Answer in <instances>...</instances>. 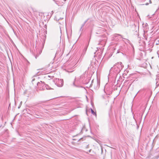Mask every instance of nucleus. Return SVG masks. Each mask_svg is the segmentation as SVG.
<instances>
[{
  "label": "nucleus",
  "mask_w": 159,
  "mask_h": 159,
  "mask_svg": "<svg viewBox=\"0 0 159 159\" xmlns=\"http://www.w3.org/2000/svg\"><path fill=\"white\" fill-rule=\"evenodd\" d=\"M123 67L121 62H118L114 65L110 70V73L115 74L116 75L118 74L122 69Z\"/></svg>",
  "instance_id": "obj_1"
},
{
  "label": "nucleus",
  "mask_w": 159,
  "mask_h": 159,
  "mask_svg": "<svg viewBox=\"0 0 159 159\" xmlns=\"http://www.w3.org/2000/svg\"><path fill=\"white\" fill-rule=\"evenodd\" d=\"M90 80V75L88 76L87 74H86L85 73L80 76V80H81L84 84H88Z\"/></svg>",
  "instance_id": "obj_2"
},
{
  "label": "nucleus",
  "mask_w": 159,
  "mask_h": 159,
  "mask_svg": "<svg viewBox=\"0 0 159 159\" xmlns=\"http://www.w3.org/2000/svg\"><path fill=\"white\" fill-rule=\"evenodd\" d=\"M55 84L59 87H61L63 85V80L62 79H56L53 80Z\"/></svg>",
  "instance_id": "obj_3"
},
{
  "label": "nucleus",
  "mask_w": 159,
  "mask_h": 159,
  "mask_svg": "<svg viewBox=\"0 0 159 159\" xmlns=\"http://www.w3.org/2000/svg\"><path fill=\"white\" fill-rule=\"evenodd\" d=\"M45 83L43 82H38L37 84V86L39 90H42L45 89Z\"/></svg>",
  "instance_id": "obj_4"
},
{
  "label": "nucleus",
  "mask_w": 159,
  "mask_h": 159,
  "mask_svg": "<svg viewBox=\"0 0 159 159\" xmlns=\"http://www.w3.org/2000/svg\"><path fill=\"white\" fill-rule=\"evenodd\" d=\"M75 68L74 66L70 65L67 66L65 70L68 72H72L74 70Z\"/></svg>",
  "instance_id": "obj_5"
},
{
  "label": "nucleus",
  "mask_w": 159,
  "mask_h": 159,
  "mask_svg": "<svg viewBox=\"0 0 159 159\" xmlns=\"http://www.w3.org/2000/svg\"><path fill=\"white\" fill-rule=\"evenodd\" d=\"M102 36H104L103 37L104 39H103L100 40V42L98 44L103 45L105 43V42L106 41L107 39V37L104 35H102Z\"/></svg>",
  "instance_id": "obj_6"
},
{
  "label": "nucleus",
  "mask_w": 159,
  "mask_h": 159,
  "mask_svg": "<svg viewBox=\"0 0 159 159\" xmlns=\"http://www.w3.org/2000/svg\"><path fill=\"white\" fill-rule=\"evenodd\" d=\"M100 80H97L96 84L94 85V88L96 89H98L100 87Z\"/></svg>",
  "instance_id": "obj_7"
},
{
  "label": "nucleus",
  "mask_w": 159,
  "mask_h": 159,
  "mask_svg": "<svg viewBox=\"0 0 159 159\" xmlns=\"http://www.w3.org/2000/svg\"><path fill=\"white\" fill-rule=\"evenodd\" d=\"M118 36H120L122 38V39H124L122 37V36L120 34H115L114 35V38H113L114 39H116V37H117Z\"/></svg>",
  "instance_id": "obj_8"
},
{
  "label": "nucleus",
  "mask_w": 159,
  "mask_h": 159,
  "mask_svg": "<svg viewBox=\"0 0 159 159\" xmlns=\"http://www.w3.org/2000/svg\"><path fill=\"white\" fill-rule=\"evenodd\" d=\"M88 20H86V21H85V22L82 25L81 27L80 28V31H82L83 30V27L85 25V24L86 23V22H87Z\"/></svg>",
  "instance_id": "obj_9"
},
{
  "label": "nucleus",
  "mask_w": 159,
  "mask_h": 159,
  "mask_svg": "<svg viewBox=\"0 0 159 159\" xmlns=\"http://www.w3.org/2000/svg\"><path fill=\"white\" fill-rule=\"evenodd\" d=\"M45 88L47 90H49L52 89L47 84H45Z\"/></svg>",
  "instance_id": "obj_10"
},
{
  "label": "nucleus",
  "mask_w": 159,
  "mask_h": 159,
  "mask_svg": "<svg viewBox=\"0 0 159 159\" xmlns=\"http://www.w3.org/2000/svg\"><path fill=\"white\" fill-rule=\"evenodd\" d=\"M94 61H95V62H94V60L93 59V61H91V62H90V65H91V66H92L93 65V64L94 63L95 64H96V60L95 59L94 60Z\"/></svg>",
  "instance_id": "obj_11"
},
{
  "label": "nucleus",
  "mask_w": 159,
  "mask_h": 159,
  "mask_svg": "<svg viewBox=\"0 0 159 159\" xmlns=\"http://www.w3.org/2000/svg\"><path fill=\"white\" fill-rule=\"evenodd\" d=\"M91 113H92V114H93V115H94V116H96V113L92 109H91Z\"/></svg>",
  "instance_id": "obj_12"
},
{
  "label": "nucleus",
  "mask_w": 159,
  "mask_h": 159,
  "mask_svg": "<svg viewBox=\"0 0 159 159\" xmlns=\"http://www.w3.org/2000/svg\"><path fill=\"white\" fill-rule=\"evenodd\" d=\"M76 82V79H75V81H74L73 82V85L74 86H76V85L75 84V83Z\"/></svg>",
  "instance_id": "obj_13"
},
{
  "label": "nucleus",
  "mask_w": 159,
  "mask_h": 159,
  "mask_svg": "<svg viewBox=\"0 0 159 159\" xmlns=\"http://www.w3.org/2000/svg\"><path fill=\"white\" fill-rule=\"evenodd\" d=\"M122 50L121 49H118L117 51V53H119L120 52H121Z\"/></svg>",
  "instance_id": "obj_14"
},
{
  "label": "nucleus",
  "mask_w": 159,
  "mask_h": 159,
  "mask_svg": "<svg viewBox=\"0 0 159 159\" xmlns=\"http://www.w3.org/2000/svg\"><path fill=\"white\" fill-rule=\"evenodd\" d=\"M159 44V40H158L157 41L156 43V45H158Z\"/></svg>",
  "instance_id": "obj_15"
},
{
  "label": "nucleus",
  "mask_w": 159,
  "mask_h": 159,
  "mask_svg": "<svg viewBox=\"0 0 159 159\" xmlns=\"http://www.w3.org/2000/svg\"><path fill=\"white\" fill-rule=\"evenodd\" d=\"M39 55H36L35 56V58L36 59H37V57L39 56Z\"/></svg>",
  "instance_id": "obj_16"
},
{
  "label": "nucleus",
  "mask_w": 159,
  "mask_h": 159,
  "mask_svg": "<svg viewBox=\"0 0 159 159\" xmlns=\"http://www.w3.org/2000/svg\"><path fill=\"white\" fill-rule=\"evenodd\" d=\"M159 79V78H158V77H157L156 79V80L157 81V80H158Z\"/></svg>",
  "instance_id": "obj_17"
},
{
  "label": "nucleus",
  "mask_w": 159,
  "mask_h": 159,
  "mask_svg": "<svg viewBox=\"0 0 159 159\" xmlns=\"http://www.w3.org/2000/svg\"><path fill=\"white\" fill-rule=\"evenodd\" d=\"M148 3L147 2L145 4L146 5H148Z\"/></svg>",
  "instance_id": "obj_18"
},
{
  "label": "nucleus",
  "mask_w": 159,
  "mask_h": 159,
  "mask_svg": "<svg viewBox=\"0 0 159 159\" xmlns=\"http://www.w3.org/2000/svg\"><path fill=\"white\" fill-rule=\"evenodd\" d=\"M149 3H152V1H151V0H150L149 1Z\"/></svg>",
  "instance_id": "obj_19"
},
{
  "label": "nucleus",
  "mask_w": 159,
  "mask_h": 159,
  "mask_svg": "<svg viewBox=\"0 0 159 159\" xmlns=\"http://www.w3.org/2000/svg\"><path fill=\"white\" fill-rule=\"evenodd\" d=\"M81 139V138L79 139V140H78V141H79Z\"/></svg>",
  "instance_id": "obj_20"
},
{
  "label": "nucleus",
  "mask_w": 159,
  "mask_h": 159,
  "mask_svg": "<svg viewBox=\"0 0 159 159\" xmlns=\"http://www.w3.org/2000/svg\"><path fill=\"white\" fill-rule=\"evenodd\" d=\"M44 45V43H43V47Z\"/></svg>",
  "instance_id": "obj_21"
},
{
  "label": "nucleus",
  "mask_w": 159,
  "mask_h": 159,
  "mask_svg": "<svg viewBox=\"0 0 159 159\" xmlns=\"http://www.w3.org/2000/svg\"><path fill=\"white\" fill-rule=\"evenodd\" d=\"M73 140H76V139H73Z\"/></svg>",
  "instance_id": "obj_22"
},
{
  "label": "nucleus",
  "mask_w": 159,
  "mask_h": 159,
  "mask_svg": "<svg viewBox=\"0 0 159 159\" xmlns=\"http://www.w3.org/2000/svg\"><path fill=\"white\" fill-rule=\"evenodd\" d=\"M95 56H96V55H95L94 56V57H95Z\"/></svg>",
  "instance_id": "obj_23"
},
{
  "label": "nucleus",
  "mask_w": 159,
  "mask_h": 159,
  "mask_svg": "<svg viewBox=\"0 0 159 159\" xmlns=\"http://www.w3.org/2000/svg\"><path fill=\"white\" fill-rule=\"evenodd\" d=\"M41 52L42 51H41V52L39 53V54H41Z\"/></svg>",
  "instance_id": "obj_24"
},
{
  "label": "nucleus",
  "mask_w": 159,
  "mask_h": 159,
  "mask_svg": "<svg viewBox=\"0 0 159 159\" xmlns=\"http://www.w3.org/2000/svg\"><path fill=\"white\" fill-rule=\"evenodd\" d=\"M157 83H158V81H157V82L156 83V84H157Z\"/></svg>",
  "instance_id": "obj_25"
},
{
  "label": "nucleus",
  "mask_w": 159,
  "mask_h": 159,
  "mask_svg": "<svg viewBox=\"0 0 159 159\" xmlns=\"http://www.w3.org/2000/svg\"><path fill=\"white\" fill-rule=\"evenodd\" d=\"M94 53V54H95L96 52H95Z\"/></svg>",
  "instance_id": "obj_26"
},
{
  "label": "nucleus",
  "mask_w": 159,
  "mask_h": 159,
  "mask_svg": "<svg viewBox=\"0 0 159 159\" xmlns=\"http://www.w3.org/2000/svg\"><path fill=\"white\" fill-rule=\"evenodd\" d=\"M90 151H91V150H89V152H90Z\"/></svg>",
  "instance_id": "obj_27"
}]
</instances>
